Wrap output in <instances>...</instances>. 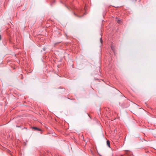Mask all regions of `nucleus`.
Listing matches in <instances>:
<instances>
[{
    "instance_id": "1",
    "label": "nucleus",
    "mask_w": 156,
    "mask_h": 156,
    "mask_svg": "<svg viewBox=\"0 0 156 156\" xmlns=\"http://www.w3.org/2000/svg\"><path fill=\"white\" fill-rule=\"evenodd\" d=\"M116 21L118 23H119V24H121L122 23V22L120 20L118 19L117 18V19L116 20Z\"/></svg>"
},
{
    "instance_id": "4",
    "label": "nucleus",
    "mask_w": 156,
    "mask_h": 156,
    "mask_svg": "<svg viewBox=\"0 0 156 156\" xmlns=\"http://www.w3.org/2000/svg\"><path fill=\"white\" fill-rule=\"evenodd\" d=\"M100 42L101 43V44H102V39L101 38L100 39Z\"/></svg>"
},
{
    "instance_id": "3",
    "label": "nucleus",
    "mask_w": 156,
    "mask_h": 156,
    "mask_svg": "<svg viewBox=\"0 0 156 156\" xmlns=\"http://www.w3.org/2000/svg\"><path fill=\"white\" fill-rule=\"evenodd\" d=\"M33 128L35 130H40V129H39L38 128H37V127H33Z\"/></svg>"
},
{
    "instance_id": "2",
    "label": "nucleus",
    "mask_w": 156,
    "mask_h": 156,
    "mask_svg": "<svg viewBox=\"0 0 156 156\" xmlns=\"http://www.w3.org/2000/svg\"><path fill=\"white\" fill-rule=\"evenodd\" d=\"M107 145L109 147H110V142L108 140L107 141Z\"/></svg>"
},
{
    "instance_id": "5",
    "label": "nucleus",
    "mask_w": 156,
    "mask_h": 156,
    "mask_svg": "<svg viewBox=\"0 0 156 156\" xmlns=\"http://www.w3.org/2000/svg\"><path fill=\"white\" fill-rule=\"evenodd\" d=\"M1 35H0V40H1Z\"/></svg>"
}]
</instances>
